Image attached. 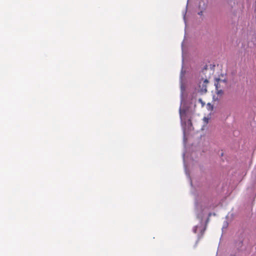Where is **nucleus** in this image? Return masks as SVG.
I'll return each mask as SVG.
<instances>
[{
    "mask_svg": "<svg viewBox=\"0 0 256 256\" xmlns=\"http://www.w3.org/2000/svg\"><path fill=\"white\" fill-rule=\"evenodd\" d=\"M208 80L207 79L202 78L198 83L199 91L202 94L206 93L207 92V86Z\"/></svg>",
    "mask_w": 256,
    "mask_h": 256,
    "instance_id": "f257e3e1",
    "label": "nucleus"
},
{
    "mask_svg": "<svg viewBox=\"0 0 256 256\" xmlns=\"http://www.w3.org/2000/svg\"><path fill=\"white\" fill-rule=\"evenodd\" d=\"M206 208L207 209L208 208L201 204L200 206H198L196 208L197 216L198 218H200L201 220H202L204 216L203 212Z\"/></svg>",
    "mask_w": 256,
    "mask_h": 256,
    "instance_id": "f03ea898",
    "label": "nucleus"
},
{
    "mask_svg": "<svg viewBox=\"0 0 256 256\" xmlns=\"http://www.w3.org/2000/svg\"><path fill=\"white\" fill-rule=\"evenodd\" d=\"M216 82L214 83V86H216V90H218L221 89L220 88V78H216Z\"/></svg>",
    "mask_w": 256,
    "mask_h": 256,
    "instance_id": "7ed1b4c3",
    "label": "nucleus"
},
{
    "mask_svg": "<svg viewBox=\"0 0 256 256\" xmlns=\"http://www.w3.org/2000/svg\"><path fill=\"white\" fill-rule=\"evenodd\" d=\"M218 96H222L224 94V91L222 89L216 90V92Z\"/></svg>",
    "mask_w": 256,
    "mask_h": 256,
    "instance_id": "20e7f679",
    "label": "nucleus"
},
{
    "mask_svg": "<svg viewBox=\"0 0 256 256\" xmlns=\"http://www.w3.org/2000/svg\"><path fill=\"white\" fill-rule=\"evenodd\" d=\"M203 121L206 124H208V121H209V118H206V117H204L203 118Z\"/></svg>",
    "mask_w": 256,
    "mask_h": 256,
    "instance_id": "39448f33",
    "label": "nucleus"
},
{
    "mask_svg": "<svg viewBox=\"0 0 256 256\" xmlns=\"http://www.w3.org/2000/svg\"><path fill=\"white\" fill-rule=\"evenodd\" d=\"M198 228V226H196L194 227V228L193 229V231L194 233H196Z\"/></svg>",
    "mask_w": 256,
    "mask_h": 256,
    "instance_id": "423d86ee",
    "label": "nucleus"
},
{
    "mask_svg": "<svg viewBox=\"0 0 256 256\" xmlns=\"http://www.w3.org/2000/svg\"><path fill=\"white\" fill-rule=\"evenodd\" d=\"M180 118H182V114H185V112H182L181 110V109L180 110Z\"/></svg>",
    "mask_w": 256,
    "mask_h": 256,
    "instance_id": "0eeeda50",
    "label": "nucleus"
},
{
    "mask_svg": "<svg viewBox=\"0 0 256 256\" xmlns=\"http://www.w3.org/2000/svg\"><path fill=\"white\" fill-rule=\"evenodd\" d=\"M224 82V83H226L227 82V80L226 79L223 80H222L220 79V82Z\"/></svg>",
    "mask_w": 256,
    "mask_h": 256,
    "instance_id": "6e6552de",
    "label": "nucleus"
},
{
    "mask_svg": "<svg viewBox=\"0 0 256 256\" xmlns=\"http://www.w3.org/2000/svg\"><path fill=\"white\" fill-rule=\"evenodd\" d=\"M198 14L199 15L202 16V11H201V12H199L198 13Z\"/></svg>",
    "mask_w": 256,
    "mask_h": 256,
    "instance_id": "1a4fd4ad",
    "label": "nucleus"
},
{
    "mask_svg": "<svg viewBox=\"0 0 256 256\" xmlns=\"http://www.w3.org/2000/svg\"><path fill=\"white\" fill-rule=\"evenodd\" d=\"M209 104V105H210V106H211V108H212H212H213V106H210V104Z\"/></svg>",
    "mask_w": 256,
    "mask_h": 256,
    "instance_id": "9d476101",
    "label": "nucleus"
}]
</instances>
